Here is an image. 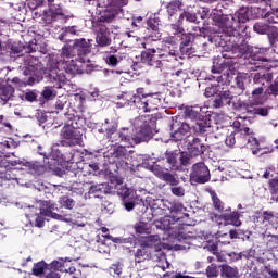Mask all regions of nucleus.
<instances>
[{
	"mask_svg": "<svg viewBox=\"0 0 278 278\" xmlns=\"http://www.w3.org/2000/svg\"><path fill=\"white\" fill-rule=\"evenodd\" d=\"M268 51H270L269 48L250 46L247 39L242 38L236 42L233 51L226 54V58H244L248 55L251 71H270L273 59L268 58Z\"/></svg>",
	"mask_w": 278,
	"mask_h": 278,
	"instance_id": "f257e3e1",
	"label": "nucleus"
},
{
	"mask_svg": "<svg viewBox=\"0 0 278 278\" xmlns=\"http://www.w3.org/2000/svg\"><path fill=\"white\" fill-rule=\"evenodd\" d=\"M66 125L61 129L60 136L62 147H77L84 142L81 127L86 125V117L72 110L64 113Z\"/></svg>",
	"mask_w": 278,
	"mask_h": 278,
	"instance_id": "f03ea898",
	"label": "nucleus"
},
{
	"mask_svg": "<svg viewBox=\"0 0 278 278\" xmlns=\"http://www.w3.org/2000/svg\"><path fill=\"white\" fill-rule=\"evenodd\" d=\"M37 153L43 157V164L38 161H27L25 159L8 160L3 155H0V173H5L9 168H17L18 170H26L30 175H43L49 157V149L46 150L41 144H38Z\"/></svg>",
	"mask_w": 278,
	"mask_h": 278,
	"instance_id": "7ed1b4c3",
	"label": "nucleus"
},
{
	"mask_svg": "<svg viewBox=\"0 0 278 278\" xmlns=\"http://www.w3.org/2000/svg\"><path fill=\"white\" fill-rule=\"evenodd\" d=\"M92 39L79 38L68 40L61 49L62 58L71 60L73 58L79 64H86L90 62V55L92 53Z\"/></svg>",
	"mask_w": 278,
	"mask_h": 278,
	"instance_id": "20e7f679",
	"label": "nucleus"
},
{
	"mask_svg": "<svg viewBox=\"0 0 278 278\" xmlns=\"http://www.w3.org/2000/svg\"><path fill=\"white\" fill-rule=\"evenodd\" d=\"M148 170H150L154 177L160 179V181H164L166 186H169L174 197H186V189L182 186H179L181 180H179V175H177V173H172L170 169L157 163L149 165Z\"/></svg>",
	"mask_w": 278,
	"mask_h": 278,
	"instance_id": "39448f33",
	"label": "nucleus"
},
{
	"mask_svg": "<svg viewBox=\"0 0 278 278\" xmlns=\"http://www.w3.org/2000/svg\"><path fill=\"white\" fill-rule=\"evenodd\" d=\"M225 42V46H217L219 48L222 56H218L213 61V65L211 68V73H213V75H220V73H229V71H231V66H233V61L231 60L239 59L233 56H226L230 53H233V49H236V39H228Z\"/></svg>",
	"mask_w": 278,
	"mask_h": 278,
	"instance_id": "423d86ee",
	"label": "nucleus"
},
{
	"mask_svg": "<svg viewBox=\"0 0 278 278\" xmlns=\"http://www.w3.org/2000/svg\"><path fill=\"white\" fill-rule=\"evenodd\" d=\"M104 161L109 164L110 170L113 173H118L119 170H125L127 162L123 161L125 155H127V148L123 146H113L106 152L103 153Z\"/></svg>",
	"mask_w": 278,
	"mask_h": 278,
	"instance_id": "0eeeda50",
	"label": "nucleus"
},
{
	"mask_svg": "<svg viewBox=\"0 0 278 278\" xmlns=\"http://www.w3.org/2000/svg\"><path fill=\"white\" fill-rule=\"evenodd\" d=\"M144 66H150V68H155L161 73L164 71V64H161V62L157 61V50L154 48L141 51V54L136 56V61L131 64L132 71H141Z\"/></svg>",
	"mask_w": 278,
	"mask_h": 278,
	"instance_id": "6e6552de",
	"label": "nucleus"
},
{
	"mask_svg": "<svg viewBox=\"0 0 278 278\" xmlns=\"http://www.w3.org/2000/svg\"><path fill=\"white\" fill-rule=\"evenodd\" d=\"M211 18L215 27H218L217 31H219V35L227 40H235L231 39V21H233L231 14L227 15L223 13V10L213 9L211 11Z\"/></svg>",
	"mask_w": 278,
	"mask_h": 278,
	"instance_id": "1a4fd4ad",
	"label": "nucleus"
},
{
	"mask_svg": "<svg viewBox=\"0 0 278 278\" xmlns=\"http://www.w3.org/2000/svg\"><path fill=\"white\" fill-rule=\"evenodd\" d=\"M165 160L174 173H184L190 166V155H188V152L166 150Z\"/></svg>",
	"mask_w": 278,
	"mask_h": 278,
	"instance_id": "9d476101",
	"label": "nucleus"
},
{
	"mask_svg": "<svg viewBox=\"0 0 278 278\" xmlns=\"http://www.w3.org/2000/svg\"><path fill=\"white\" fill-rule=\"evenodd\" d=\"M159 130L155 128V119L148 117L142 124L136 128L134 132L135 144H142V142H149Z\"/></svg>",
	"mask_w": 278,
	"mask_h": 278,
	"instance_id": "9b49d317",
	"label": "nucleus"
},
{
	"mask_svg": "<svg viewBox=\"0 0 278 278\" xmlns=\"http://www.w3.org/2000/svg\"><path fill=\"white\" fill-rule=\"evenodd\" d=\"M232 21H230V38L231 40H236V42H240L244 36L240 34L238 28L240 25L248 23L249 21V8L241 7L239 10L231 15Z\"/></svg>",
	"mask_w": 278,
	"mask_h": 278,
	"instance_id": "f8f14e48",
	"label": "nucleus"
},
{
	"mask_svg": "<svg viewBox=\"0 0 278 278\" xmlns=\"http://www.w3.org/2000/svg\"><path fill=\"white\" fill-rule=\"evenodd\" d=\"M192 30L195 31V37L208 38V42L215 47H225L226 42L229 40L223 37L220 31H217V29L212 26H194Z\"/></svg>",
	"mask_w": 278,
	"mask_h": 278,
	"instance_id": "ddd939ff",
	"label": "nucleus"
},
{
	"mask_svg": "<svg viewBox=\"0 0 278 278\" xmlns=\"http://www.w3.org/2000/svg\"><path fill=\"white\" fill-rule=\"evenodd\" d=\"M192 131L190 124L178 119H172L169 124V140L172 142H181L188 138V134Z\"/></svg>",
	"mask_w": 278,
	"mask_h": 278,
	"instance_id": "4468645a",
	"label": "nucleus"
},
{
	"mask_svg": "<svg viewBox=\"0 0 278 278\" xmlns=\"http://www.w3.org/2000/svg\"><path fill=\"white\" fill-rule=\"evenodd\" d=\"M162 25V20L157 14H153L148 17L143 22V27L147 29L148 34L144 37L146 40H150L152 42H157V40H162V33L160 31V26Z\"/></svg>",
	"mask_w": 278,
	"mask_h": 278,
	"instance_id": "2eb2a0df",
	"label": "nucleus"
},
{
	"mask_svg": "<svg viewBox=\"0 0 278 278\" xmlns=\"http://www.w3.org/2000/svg\"><path fill=\"white\" fill-rule=\"evenodd\" d=\"M202 135H194L191 136V139L188 140L187 143V154L191 157H200V155H205L210 146L203 142Z\"/></svg>",
	"mask_w": 278,
	"mask_h": 278,
	"instance_id": "dca6fc26",
	"label": "nucleus"
},
{
	"mask_svg": "<svg viewBox=\"0 0 278 278\" xmlns=\"http://www.w3.org/2000/svg\"><path fill=\"white\" fill-rule=\"evenodd\" d=\"M48 11L43 12L42 21L47 25L55 23L58 18H64V9L60 0H48Z\"/></svg>",
	"mask_w": 278,
	"mask_h": 278,
	"instance_id": "f3484780",
	"label": "nucleus"
},
{
	"mask_svg": "<svg viewBox=\"0 0 278 278\" xmlns=\"http://www.w3.org/2000/svg\"><path fill=\"white\" fill-rule=\"evenodd\" d=\"M119 197L122 198L123 206L125 207L126 212H131L136 205H144L142 199L138 195V193L134 189L124 188L118 192Z\"/></svg>",
	"mask_w": 278,
	"mask_h": 278,
	"instance_id": "a211bd4d",
	"label": "nucleus"
},
{
	"mask_svg": "<svg viewBox=\"0 0 278 278\" xmlns=\"http://www.w3.org/2000/svg\"><path fill=\"white\" fill-rule=\"evenodd\" d=\"M60 144L54 143L51 148L48 149V159L46 161V167L50 170H54V173H62V169H60V166H62V150L60 148Z\"/></svg>",
	"mask_w": 278,
	"mask_h": 278,
	"instance_id": "6ab92c4d",
	"label": "nucleus"
},
{
	"mask_svg": "<svg viewBox=\"0 0 278 278\" xmlns=\"http://www.w3.org/2000/svg\"><path fill=\"white\" fill-rule=\"evenodd\" d=\"M116 189L110 182L94 184L89 187L85 197L88 199H103V194H114Z\"/></svg>",
	"mask_w": 278,
	"mask_h": 278,
	"instance_id": "aec40b11",
	"label": "nucleus"
},
{
	"mask_svg": "<svg viewBox=\"0 0 278 278\" xmlns=\"http://www.w3.org/2000/svg\"><path fill=\"white\" fill-rule=\"evenodd\" d=\"M210 179H212V176L210 174V168L205 163L199 162L193 164L191 180L194 181V184H207Z\"/></svg>",
	"mask_w": 278,
	"mask_h": 278,
	"instance_id": "412c9836",
	"label": "nucleus"
},
{
	"mask_svg": "<svg viewBox=\"0 0 278 278\" xmlns=\"http://www.w3.org/2000/svg\"><path fill=\"white\" fill-rule=\"evenodd\" d=\"M38 45L34 41L23 43L21 41H14L10 47V55L13 58H21L23 53H36Z\"/></svg>",
	"mask_w": 278,
	"mask_h": 278,
	"instance_id": "4be33fe9",
	"label": "nucleus"
},
{
	"mask_svg": "<svg viewBox=\"0 0 278 278\" xmlns=\"http://www.w3.org/2000/svg\"><path fill=\"white\" fill-rule=\"evenodd\" d=\"M116 14H118V12L114 7H103L98 4L96 8L97 17H94L93 21H101V23L110 24L114 18H116Z\"/></svg>",
	"mask_w": 278,
	"mask_h": 278,
	"instance_id": "5701e85b",
	"label": "nucleus"
},
{
	"mask_svg": "<svg viewBox=\"0 0 278 278\" xmlns=\"http://www.w3.org/2000/svg\"><path fill=\"white\" fill-rule=\"evenodd\" d=\"M118 131V121L114 118H106L104 123L98 128V134H104L106 140H114L116 132Z\"/></svg>",
	"mask_w": 278,
	"mask_h": 278,
	"instance_id": "b1692460",
	"label": "nucleus"
},
{
	"mask_svg": "<svg viewBox=\"0 0 278 278\" xmlns=\"http://www.w3.org/2000/svg\"><path fill=\"white\" fill-rule=\"evenodd\" d=\"M111 142H122L125 144L124 147H134L136 144V140L134 137V132H131V129L127 127H122L115 132V137H113Z\"/></svg>",
	"mask_w": 278,
	"mask_h": 278,
	"instance_id": "393cba45",
	"label": "nucleus"
},
{
	"mask_svg": "<svg viewBox=\"0 0 278 278\" xmlns=\"http://www.w3.org/2000/svg\"><path fill=\"white\" fill-rule=\"evenodd\" d=\"M195 35L192 33H182L180 35V53L181 55H187V58H192L194 55V48H192V42H194Z\"/></svg>",
	"mask_w": 278,
	"mask_h": 278,
	"instance_id": "a878e982",
	"label": "nucleus"
},
{
	"mask_svg": "<svg viewBox=\"0 0 278 278\" xmlns=\"http://www.w3.org/2000/svg\"><path fill=\"white\" fill-rule=\"evenodd\" d=\"M212 128V115L205 114L202 115L195 124L191 127V130L197 136H205L207 131Z\"/></svg>",
	"mask_w": 278,
	"mask_h": 278,
	"instance_id": "bb28decb",
	"label": "nucleus"
},
{
	"mask_svg": "<svg viewBox=\"0 0 278 278\" xmlns=\"http://www.w3.org/2000/svg\"><path fill=\"white\" fill-rule=\"evenodd\" d=\"M251 278H278V270L273 268L270 264L261 266L260 270L254 267V270L250 273Z\"/></svg>",
	"mask_w": 278,
	"mask_h": 278,
	"instance_id": "cd10ccee",
	"label": "nucleus"
},
{
	"mask_svg": "<svg viewBox=\"0 0 278 278\" xmlns=\"http://www.w3.org/2000/svg\"><path fill=\"white\" fill-rule=\"evenodd\" d=\"M231 101H233V94L230 90H219L216 98L213 100V108L220 109L225 108V105H231Z\"/></svg>",
	"mask_w": 278,
	"mask_h": 278,
	"instance_id": "c85d7f7f",
	"label": "nucleus"
},
{
	"mask_svg": "<svg viewBox=\"0 0 278 278\" xmlns=\"http://www.w3.org/2000/svg\"><path fill=\"white\" fill-rule=\"evenodd\" d=\"M172 220L179 223L182 218H188L190 214L186 213V206L180 202H173L169 207Z\"/></svg>",
	"mask_w": 278,
	"mask_h": 278,
	"instance_id": "c756f323",
	"label": "nucleus"
},
{
	"mask_svg": "<svg viewBox=\"0 0 278 278\" xmlns=\"http://www.w3.org/2000/svg\"><path fill=\"white\" fill-rule=\"evenodd\" d=\"M9 83L10 78L0 81V99L4 105L14 97V92H16V89Z\"/></svg>",
	"mask_w": 278,
	"mask_h": 278,
	"instance_id": "7c9ffc66",
	"label": "nucleus"
},
{
	"mask_svg": "<svg viewBox=\"0 0 278 278\" xmlns=\"http://www.w3.org/2000/svg\"><path fill=\"white\" fill-rule=\"evenodd\" d=\"M182 8H184V2L181 0H172L167 2L165 5V9L167 12L168 21L177 20V16H179V12H181Z\"/></svg>",
	"mask_w": 278,
	"mask_h": 278,
	"instance_id": "2f4dec72",
	"label": "nucleus"
},
{
	"mask_svg": "<svg viewBox=\"0 0 278 278\" xmlns=\"http://www.w3.org/2000/svg\"><path fill=\"white\" fill-rule=\"evenodd\" d=\"M215 218H217V220H224L225 225H232L233 227H240V225H242V220H240V213L237 211L215 215Z\"/></svg>",
	"mask_w": 278,
	"mask_h": 278,
	"instance_id": "473e14b6",
	"label": "nucleus"
},
{
	"mask_svg": "<svg viewBox=\"0 0 278 278\" xmlns=\"http://www.w3.org/2000/svg\"><path fill=\"white\" fill-rule=\"evenodd\" d=\"M264 100L251 101L249 116H268V106H263Z\"/></svg>",
	"mask_w": 278,
	"mask_h": 278,
	"instance_id": "72a5a7b5",
	"label": "nucleus"
},
{
	"mask_svg": "<svg viewBox=\"0 0 278 278\" xmlns=\"http://www.w3.org/2000/svg\"><path fill=\"white\" fill-rule=\"evenodd\" d=\"M49 80L53 84V88L60 89L66 86V75L60 70H51L49 73Z\"/></svg>",
	"mask_w": 278,
	"mask_h": 278,
	"instance_id": "f704fd0d",
	"label": "nucleus"
},
{
	"mask_svg": "<svg viewBox=\"0 0 278 278\" xmlns=\"http://www.w3.org/2000/svg\"><path fill=\"white\" fill-rule=\"evenodd\" d=\"M131 108H136L137 110H141L142 112H147V93H144L143 88H138L137 93L132 99Z\"/></svg>",
	"mask_w": 278,
	"mask_h": 278,
	"instance_id": "c9c22d12",
	"label": "nucleus"
},
{
	"mask_svg": "<svg viewBox=\"0 0 278 278\" xmlns=\"http://www.w3.org/2000/svg\"><path fill=\"white\" fill-rule=\"evenodd\" d=\"M64 71L66 75H71V77H75V75H81L84 73L81 70V63L73 58L71 61L65 63Z\"/></svg>",
	"mask_w": 278,
	"mask_h": 278,
	"instance_id": "e433bc0d",
	"label": "nucleus"
},
{
	"mask_svg": "<svg viewBox=\"0 0 278 278\" xmlns=\"http://www.w3.org/2000/svg\"><path fill=\"white\" fill-rule=\"evenodd\" d=\"M136 93L131 91H123L122 94H117V99L119 102H116L115 105L116 108H131L134 104V97Z\"/></svg>",
	"mask_w": 278,
	"mask_h": 278,
	"instance_id": "4c0bfd02",
	"label": "nucleus"
},
{
	"mask_svg": "<svg viewBox=\"0 0 278 278\" xmlns=\"http://www.w3.org/2000/svg\"><path fill=\"white\" fill-rule=\"evenodd\" d=\"M91 24H92L93 34L96 36H103V35L112 34V28H110V26H109L110 24H108L105 22L92 20Z\"/></svg>",
	"mask_w": 278,
	"mask_h": 278,
	"instance_id": "58836bf2",
	"label": "nucleus"
},
{
	"mask_svg": "<svg viewBox=\"0 0 278 278\" xmlns=\"http://www.w3.org/2000/svg\"><path fill=\"white\" fill-rule=\"evenodd\" d=\"M162 105L160 93H147L146 112H154Z\"/></svg>",
	"mask_w": 278,
	"mask_h": 278,
	"instance_id": "ea45409f",
	"label": "nucleus"
},
{
	"mask_svg": "<svg viewBox=\"0 0 278 278\" xmlns=\"http://www.w3.org/2000/svg\"><path fill=\"white\" fill-rule=\"evenodd\" d=\"M178 18L184 23H194L195 25H199V15H197V12L190 8L184 9L180 14L178 15Z\"/></svg>",
	"mask_w": 278,
	"mask_h": 278,
	"instance_id": "a19ab883",
	"label": "nucleus"
},
{
	"mask_svg": "<svg viewBox=\"0 0 278 278\" xmlns=\"http://www.w3.org/2000/svg\"><path fill=\"white\" fill-rule=\"evenodd\" d=\"M58 97V91L55 90V87L51 86H46L43 87L41 94L38 99L40 105H45L47 101H53Z\"/></svg>",
	"mask_w": 278,
	"mask_h": 278,
	"instance_id": "79ce46f5",
	"label": "nucleus"
},
{
	"mask_svg": "<svg viewBox=\"0 0 278 278\" xmlns=\"http://www.w3.org/2000/svg\"><path fill=\"white\" fill-rule=\"evenodd\" d=\"M177 58H179V52L175 49H169L156 54V62H161V64H164V62H177Z\"/></svg>",
	"mask_w": 278,
	"mask_h": 278,
	"instance_id": "37998d69",
	"label": "nucleus"
},
{
	"mask_svg": "<svg viewBox=\"0 0 278 278\" xmlns=\"http://www.w3.org/2000/svg\"><path fill=\"white\" fill-rule=\"evenodd\" d=\"M73 36H79V27L77 26H64L61 28V34L59 35V40L62 42H68V38Z\"/></svg>",
	"mask_w": 278,
	"mask_h": 278,
	"instance_id": "c03bdc74",
	"label": "nucleus"
},
{
	"mask_svg": "<svg viewBox=\"0 0 278 278\" xmlns=\"http://www.w3.org/2000/svg\"><path fill=\"white\" fill-rule=\"evenodd\" d=\"M105 238L108 240H111V242H114V244H132L136 247L137 238L134 235H130L129 237H113L111 235H105Z\"/></svg>",
	"mask_w": 278,
	"mask_h": 278,
	"instance_id": "a18cd8bd",
	"label": "nucleus"
},
{
	"mask_svg": "<svg viewBox=\"0 0 278 278\" xmlns=\"http://www.w3.org/2000/svg\"><path fill=\"white\" fill-rule=\"evenodd\" d=\"M232 110L235 112H241V114H250L251 101L244 102L242 99H236L232 101Z\"/></svg>",
	"mask_w": 278,
	"mask_h": 278,
	"instance_id": "49530a36",
	"label": "nucleus"
},
{
	"mask_svg": "<svg viewBox=\"0 0 278 278\" xmlns=\"http://www.w3.org/2000/svg\"><path fill=\"white\" fill-rule=\"evenodd\" d=\"M269 46L274 49L275 53H278V28L277 26H271L266 34Z\"/></svg>",
	"mask_w": 278,
	"mask_h": 278,
	"instance_id": "de8ad7c7",
	"label": "nucleus"
},
{
	"mask_svg": "<svg viewBox=\"0 0 278 278\" xmlns=\"http://www.w3.org/2000/svg\"><path fill=\"white\" fill-rule=\"evenodd\" d=\"M273 79V74L268 73L266 70L263 72L254 73L253 84H258V86H264L265 81H270Z\"/></svg>",
	"mask_w": 278,
	"mask_h": 278,
	"instance_id": "09e8293b",
	"label": "nucleus"
},
{
	"mask_svg": "<svg viewBox=\"0 0 278 278\" xmlns=\"http://www.w3.org/2000/svg\"><path fill=\"white\" fill-rule=\"evenodd\" d=\"M146 260H151V251L146 247H140L135 253V262L136 264H141Z\"/></svg>",
	"mask_w": 278,
	"mask_h": 278,
	"instance_id": "8fccbe9b",
	"label": "nucleus"
},
{
	"mask_svg": "<svg viewBox=\"0 0 278 278\" xmlns=\"http://www.w3.org/2000/svg\"><path fill=\"white\" fill-rule=\"evenodd\" d=\"M26 65L27 67L24 68L23 75H25V77L36 75V71L34 70V67L38 65V58L29 56L26 60Z\"/></svg>",
	"mask_w": 278,
	"mask_h": 278,
	"instance_id": "3c124183",
	"label": "nucleus"
},
{
	"mask_svg": "<svg viewBox=\"0 0 278 278\" xmlns=\"http://www.w3.org/2000/svg\"><path fill=\"white\" fill-rule=\"evenodd\" d=\"M39 208L45 214V216H49V212H58V205L51 201L40 200Z\"/></svg>",
	"mask_w": 278,
	"mask_h": 278,
	"instance_id": "603ef678",
	"label": "nucleus"
},
{
	"mask_svg": "<svg viewBox=\"0 0 278 278\" xmlns=\"http://www.w3.org/2000/svg\"><path fill=\"white\" fill-rule=\"evenodd\" d=\"M45 270H49V264L45 261H39L33 266V275H35V277H42Z\"/></svg>",
	"mask_w": 278,
	"mask_h": 278,
	"instance_id": "864d4df0",
	"label": "nucleus"
},
{
	"mask_svg": "<svg viewBox=\"0 0 278 278\" xmlns=\"http://www.w3.org/2000/svg\"><path fill=\"white\" fill-rule=\"evenodd\" d=\"M271 27L273 25L270 24H266L264 22H256L253 25V31H255V34H258L260 36H266L268 31H270Z\"/></svg>",
	"mask_w": 278,
	"mask_h": 278,
	"instance_id": "5fc2aeb1",
	"label": "nucleus"
},
{
	"mask_svg": "<svg viewBox=\"0 0 278 278\" xmlns=\"http://www.w3.org/2000/svg\"><path fill=\"white\" fill-rule=\"evenodd\" d=\"M75 200L68 195H62L59 198V205L63 210H73L75 207Z\"/></svg>",
	"mask_w": 278,
	"mask_h": 278,
	"instance_id": "6e6d98bb",
	"label": "nucleus"
},
{
	"mask_svg": "<svg viewBox=\"0 0 278 278\" xmlns=\"http://www.w3.org/2000/svg\"><path fill=\"white\" fill-rule=\"evenodd\" d=\"M235 81L237 94H244V90H247V86L244 85V81H247V76L243 74H238L235 78Z\"/></svg>",
	"mask_w": 278,
	"mask_h": 278,
	"instance_id": "4d7b16f0",
	"label": "nucleus"
},
{
	"mask_svg": "<svg viewBox=\"0 0 278 278\" xmlns=\"http://www.w3.org/2000/svg\"><path fill=\"white\" fill-rule=\"evenodd\" d=\"M185 116L186 118H190V121H194V123L203 116L201 114V109H194V108H186L185 109Z\"/></svg>",
	"mask_w": 278,
	"mask_h": 278,
	"instance_id": "13d9d810",
	"label": "nucleus"
},
{
	"mask_svg": "<svg viewBox=\"0 0 278 278\" xmlns=\"http://www.w3.org/2000/svg\"><path fill=\"white\" fill-rule=\"evenodd\" d=\"M211 198H212L214 210L219 213L225 212V202L220 201V198H218V194H216V191L211 192Z\"/></svg>",
	"mask_w": 278,
	"mask_h": 278,
	"instance_id": "bf43d9fd",
	"label": "nucleus"
},
{
	"mask_svg": "<svg viewBox=\"0 0 278 278\" xmlns=\"http://www.w3.org/2000/svg\"><path fill=\"white\" fill-rule=\"evenodd\" d=\"M96 45L100 47V49L110 47V45H112V38L110 35H96Z\"/></svg>",
	"mask_w": 278,
	"mask_h": 278,
	"instance_id": "052dcab7",
	"label": "nucleus"
},
{
	"mask_svg": "<svg viewBox=\"0 0 278 278\" xmlns=\"http://www.w3.org/2000/svg\"><path fill=\"white\" fill-rule=\"evenodd\" d=\"M157 242H160V237L157 235H151L144 238V240L140 243V247L153 249Z\"/></svg>",
	"mask_w": 278,
	"mask_h": 278,
	"instance_id": "680f3d73",
	"label": "nucleus"
},
{
	"mask_svg": "<svg viewBox=\"0 0 278 278\" xmlns=\"http://www.w3.org/2000/svg\"><path fill=\"white\" fill-rule=\"evenodd\" d=\"M218 92H220V85L218 84H211L205 88L204 97L210 99L211 97H218Z\"/></svg>",
	"mask_w": 278,
	"mask_h": 278,
	"instance_id": "e2e57ef3",
	"label": "nucleus"
},
{
	"mask_svg": "<svg viewBox=\"0 0 278 278\" xmlns=\"http://www.w3.org/2000/svg\"><path fill=\"white\" fill-rule=\"evenodd\" d=\"M172 77L176 81L177 86H181V84H186V79H188V73H186L184 70H178L172 74Z\"/></svg>",
	"mask_w": 278,
	"mask_h": 278,
	"instance_id": "0e129e2a",
	"label": "nucleus"
},
{
	"mask_svg": "<svg viewBox=\"0 0 278 278\" xmlns=\"http://www.w3.org/2000/svg\"><path fill=\"white\" fill-rule=\"evenodd\" d=\"M222 275L227 278H236L238 277V268L231 267L229 265H223L220 269Z\"/></svg>",
	"mask_w": 278,
	"mask_h": 278,
	"instance_id": "69168bd1",
	"label": "nucleus"
},
{
	"mask_svg": "<svg viewBox=\"0 0 278 278\" xmlns=\"http://www.w3.org/2000/svg\"><path fill=\"white\" fill-rule=\"evenodd\" d=\"M263 223H269V225H278V216L273 214V211H263Z\"/></svg>",
	"mask_w": 278,
	"mask_h": 278,
	"instance_id": "338daca9",
	"label": "nucleus"
},
{
	"mask_svg": "<svg viewBox=\"0 0 278 278\" xmlns=\"http://www.w3.org/2000/svg\"><path fill=\"white\" fill-rule=\"evenodd\" d=\"M264 18H267L269 25L278 24V9H273L271 11L265 13Z\"/></svg>",
	"mask_w": 278,
	"mask_h": 278,
	"instance_id": "774afa93",
	"label": "nucleus"
}]
</instances>
